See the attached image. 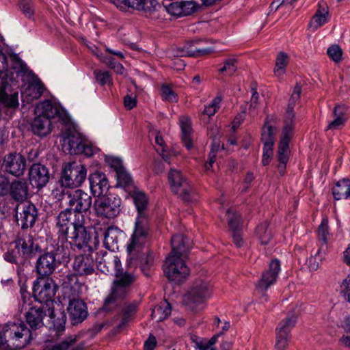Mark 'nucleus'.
I'll list each match as a JSON object with an SVG mask.
<instances>
[{
    "label": "nucleus",
    "mask_w": 350,
    "mask_h": 350,
    "mask_svg": "<svg viewBox=\"0 0 350 350\" xmlns=\"http://www.w3.org/2000/svg\"><path fill=\"white\" fill-rule=\"evenodd\" d=\"M340 291L345 299L350 302V275H347L340 285Z\"/></svg>",
    "instance_id": "nucleus-63"
},
{
    "label": "nucleus",
    "mask_w": 350,
    "mask_h": 350,
    "mask_svg": "<svg viewBox=\"0 0 350 350\" xmlns=\"http://www.w3.org/2000/svg\"><path fill=\"white\" fill-rule=\"evenodd\" d=\"M211 295V287L208 281L199 278L195 280L185 296V301L193 310H201Z\"/></svg>",
    "instance_id": "nucleus-8"
},
{
    "label": "nucleus",
    "mask_w": 350,
    "mask_h": 350,
    "mask_svg": "<svg viewBox=\"0 0 350 350\" xmlns=\"http://www.w3.org/2000/svg\"><path fill=\"white\" fill-rule=\"evenodd\" d=\"M118 185L125 189H129L133 185V180L131 175L126 171L125 168L116 173Z\"/></svg>",
    "instance_id": "nucleus-46"
},
{
    "label": "nucleus",
    "mask_w": 350,
    "mask_h": 350,
    "mask_svg": "<svg viewBox=\"0 0 350 350\" xmlns=\"http://www.w3.org/2000/svg\"><path fill=\"white\" fill-rule=\"evenodd\" d=\"M268 222L264 221L256 228V234L262 244H267L271 239V234L268 230Z\"/></svg>",
    "instance_id": "nucleus-41"
},
{
    "label": "nucleus",
    "mask_w": 350,
    "mask_h": 350,
    "mask_svg": "<svg viewBox=\"0 0 350 350\" xmlns=\"http://www.w3.org/2000/svg\"><path fill=\"white\" fill-rule=\"evenodd\" d=\"M56 255H62V258H66L69 256V252L59 251L58 247L56 254L53 252H46L40 256L36 261V269L39 278H49L48 276L53 273L57 267Z\"/></svg>",
    "instance_id": "nucleus-14"
},
{
    "label": "nucleus",
    "mask_w": 350,
    "mask_h": 350,
    "mask_svg": "<svg viewBox=\"0 0 350 350\" xmlns=\"http://www.w3.org/2000/svg\"><path fill=\"white\" fill-rule=\"evenodd\" d=\"M87 170L84 165L77 162L67 163L62 172L61 183L68 188L79 187L85 180Z\"/></svg>",
    "instance_id": "nucleus-12"
},
{
    "label": "nucleus",
    "mask_w": 350,
    "mask_h": 350,
    "mask_svg": "<svg viewBox=\"0 0 350 350\" xmlns=\"http://www.w3.org/2000/svg\"><path fill=\"white\" fill-rule=\"evenodd\" d=\"M76 339V336H70L60 343L49 342L43 350H81L79 347H72Z\"/></svg>",
    "instance_id": "nucleus-37"
},
{
    "label": "nucleus",
    "mask_w": 350,
    "mask_h": 350,
    "mask_svg": "<svg viewBox=\"0 0 350 350\" xmlns=\"http://www.w3.org/2000/svg\"><path fill=\"white\" fill-rule=\"evenodd\" d=\"M163 6L165 10L171 15L180 17V0H163Z\"/></svg>",
    "instance_id": "nucleus-45"
},
{
    "label": "nucleus",
    "mask_w": 350,
    "mask_h": 350,
    "mask_svg": "<svg viewBox=\"0 0 350 350\" xmlns=\"http://www.w3.org/2000/svg\"><path fill=\"white\" fill-rule=\"evenodd\" d=\"M219 142H217L216 139H214L213 141L211 151L210 152V154H209V161L204 165L206 170H211L213 163L215 162L216 152L219 150Z\"/></svg>",
    "instance_id": "nucleus-59"
},
{
    "label": "nucleus",
    "mask_w": 350,
    "mask_h": 350,
    "mask_svg": "<svg viewBox=\"0 0 350 350\" xmlns=\"http://www.w3.org/2000/svg\"><path fill=\"white\" fill-rule=\"evenodd\" d=\"M68 209L76 213L82 214L88 211L92 205V197L81 189H77L68 195Z\"/></svg>",
    "instance_id": "nucleus-17"
},
{
    "label": "nucleus",
    "mask_w": 350,
    "mask_h": 350,
    "mask_svg": "<svg viewBox=\"0 0 350 350\" xmlns=\"http://www.w3.org/2000/svg\"><path fill=\"white\" fill-rule=\"evenodd\" d=\"M21 312H25L27 323L32 329H36L43 326V319L46 316L44 306H32L30 294L24 289L21 290V299L19 301Z\"/></svg>",
    "instance_id": "nucleus-6"
},
{
    "label": "nucleus",
    "mask_w": 350,
    "mask_h": 350,
    "mask_svg": "<svg viewBox=\"0 0 350 350\" xmlns=\"http://www.w3.org/2000/svg\"><path fill=\"white\" fill-rule=\"evenodd\" d=\"M98 256L96 258L97 263L98 260L107 261L108 264H113L114 267L121 266L120 260L117 256L108 254L106 251H100L97 254Z\"/></svg>",
    "instance_id": "nucleus-47"
},
{
    "label": "nucleus",
    "mask_w": 350,
    "mask_h": 350,
    "mask_svg": "<svg viewBox=\"0 0 350 350\" xmlns=\"http://www.w3.org/2000/svg\"><path fill=\"white\" fill-rule=\"evenodd\" d=\"M16 247H19L22 255L26 260L34 257L40 251V247L38 244L34 243L32 236L29 234H23L19 237L16 241Z\"/></svg>",
    "instance_id": "nucleus-21"
},
{
    "label": "nucleus",
    "mask_w": 350,
    "mask_h": 350,
    "mask_svg": "<svg viewBox=\"0 0 350 350\" xmlns=\"http://www.w3.org/2000/svg\"><path fill=\"white\" fill-rule=\"evenodd\" d=\"M161 94L163 100L174 102L176 101V94L172 90V88L167 85H163L161 89Z\"/></svg>",
    "instance_id": "nucleus-58"
},
{
    "label": "nucleus",
    "mask_w": 350,
    "mask_h": 350,
    "mask_svg": "<svg viewBox=\"0 0 350 350\" xmlns=\"http://www.w3.org/2000/svg\"><path fill=\"white\" fill-rule=\"evenodd\" d=\"M327 8L323 7L322 9H318L308 25L309 29L312 31H315L327 22Z\"/></svg>",
    "instance_id": "nucleus-35"
},
{
    "label": "nucleus",
    "mask_w": 350,
    "mask_h": 350,
    "mask_svg": "<svg viewBox=\"0 0 350 350\" xmlns=\"http://www.w3.org/2000/svg\"><path fill=\"white\" fill-rule=\"evenodd\" d=\"M74 271L81 276H87L94 272L93 258L89 255H79L73 262Z\"/></svg>",
    "instance_id": "nucleus-23"
},
{
    "label": "nucleus",
    "mask_w": 350,
    "mask_h": 350,
    "mask_svg": "<svg viewBox=\"0 0 350 350\" xmlns=\"http://www.w3.org/2000/svg\"><path fill=\"white\" fill-rule=\"evenodd\" d=\"M21 210L20 212L16 211L18 224L21 225L23 229L32 227L38 217L36 207L33 204L27 203L22 206Z\"/></svg>",
    "instance_id": "nucleus-19"
},
{
    "label": "nucleus",
    "mask_w": 350,
    "mask_h": 350,
    "mask_svg": "<svg viewBox=\"0 0 350 350\" xmlns=\"http://www.w3.org/2000/svg\"><path fill=\"white\" fill-rule=\"evenodd\" d=\"M28 91L33 98L38 99L44 92V85L40 82H36L29 85Z\"/></svg>",
    "instance_id": "nucleus-54"
},
{
    "label": "nucleus",
    "mask_w": 350,
    "mask_h": 350,
    "mask_svg": "<svg viewBox=\"0 0 350 350\" xmlns=\"http://www.w3.org/2000/svg\"><path fill=\"white\" fill-rule=\"evenodd\" d=\"M2 166L10 174L20 176L25 172L26 159L19 153H10L5 156Z\"/></svg>",
    "instance_id": "nucleus-18"
},
{
    "label": "nucleus",
    "mask_w": 350,
    "mask_h": 350,
    "mask_svg": "<svg viewBox=\"0 0 350 350\" xmlns=\"http://www.w3.org/2000/svg\"><path fill=\"white\" fill-rule=\"evenodd\" d=\"M79 216L81 218L75 224L72 230L62 241H66L70 247H75L79 250L88 247L89 251H93L96 249L98 241L95 237L92 241V236L84 226V217Z\"/></svg>",
    "instance_id": "nucleus-5"
},
{
    "label": "nucleus",
    "mask_w": 350,
    "mask_h": 350,
    "mask_svg": "<svg viewBox=\"0 0 350 350\" xmlns=\"http://www.w3.org/2000/svg\"><path fill=\"white\" fill-rule=\"evenodd\" d=\"M9 192L12 198L17 202H23L28 198L29 186L24 179L15 180L9 185Z\"/></svg>",
    "instance_id": "nucleus-26"
},
{
    "label": "nucleus",
    "mask_w": 350,
    "mask_h": 350,
    "mask_svg": "<svg viewBox=\"0 0 350 350\" xmlns=\"http://www.w3.org/2000/svg\"><path fill=\"white\" fill-rule=\"evenodd\" d=\"M90 187L94 194L104 196L109 187L108 180L105 174L95 172L90 177Z\"/></svg>",
    "instance_id": "nucleus-28"
},
{
    "label": "nucleus",
    "mask_w": 350,
    "mask_h": 350,
    "mask_svg": "<svg viewBox=\"0 0 350 350\" xmlns=\"http://www.w3.org/2000/svg\"><path fill=\"white\" fill-rule=\"evenodd\" d=\"M299 314V309H293L292 314H289L286 318L279 323L275 330L276 334H281L290 337L291 330L295 326L297 318Z\"/></svg>",
    "instance_id": "nucleus-30"
},
{
    "label": "nucleus",
    "mask_w": 350,
    "mask_h": 350,
    "mask_svg": "<svg viewBox=\"0 0 350 350\" xmlns=\"http://www.w3.org/2000/svg\"><path fill=\"white\" fill-rule=\"evenodd\" d=\"M237 59L234 57H230L225 59L224 66L219 69V72L221 74L225 73L227 75H232L237 69Z\"/></svg>",
    "instance_id": "nucleus-43"
},
{
    "label": "nucleus",
    "mask_w": 350,
    "mask_h": 350,
    "mask_svg": "<svg viewBox=\"0 0 350 350\" xmlns=\"http://www.w3.org/2000/svg\"><path fill=\"white\" fill-rule=\"evenodd\" d=\"M323 259L321 249L319 250L314 256H311L308 260V267L312 271H316L320 266L321 262Z\"/></svg>",
    "instance_id": "nucleus-56"
},
{
    "label": "nucleus",
    "mask_w": 350,
    "mask_h": 350,
    "mask_svg": "<svg viewBox=\"0 0 350 350\" xmlns=\"http://www.w3.org/2000/svg\"><path fill=\"white\" fill-rule=\"evenodd\" d=\"M20 8L23 14L28 18L33 15V9L32 8L31 0H20Z\"/></svg>",
    "instance_id": "nucleus-62"
},
{
    "label": "nucleus",
    "mask_w": 350,
    "mask_h": 350,
    "mask_svg": "<svg viewBox=\"0 0 350 350\" xmlns=\"http://www.w3.org/2000/svg\"><path fill=\"white\" fill-rule=\"evenodd\" d=\"M185 259L174 254L167 256L163 269L170 280L179 283L189 275V269L185 263Z\"/></svg>",
    "instance_id": "nucleus-9"
},
{
    "label": "nucleus",
    "mask_w": 350,
    "mask_h": 350,
    "mask_svg": "<svg viewBox=\"0 0 350 350\" xmlns=\"http://www.w3.org/2000/svg\"><path fill=\"white\" fill-rule=\"evenodd\" d=\"M106 161L108 165L113 168L116 173L124 169L122 161L120 158L110 156L106 158Z\"/></svg>",
    "instance_id": "nucleus-60"
},
{
    "label": "nucleus",
    "mask_w": 350,
    "mask_h": 350,
    "mask_svg": "<svg viewBox=\"0 0 350 350\" xmlns=\"http://www.w3.org/2000/svg\"><path fill=\"white\" fill-rule=\"evenodd\" d=\"M56 285L50 278H38L33 285V297L40 303H44L48 307L51 319L53 318V297L56 293Z\"/></svg>",
    "instance_id": "nucleus-7"
},
{
    "label": "nucleus",
    "mask_w": 350,
    "mask_h": 350,
    "mask_svg": "<svg viewBox=\"0 0 350 350\" xmlns=\"http://www.w3.org/2000/svg\"><path fill=\"white\" fill-rule=\"evenodd\" d=\"M289 336L276 334L275 350H285L288 345Z\"/></svg>",
    "instance_id": "nucleus-61"
},
{
    "label": "nucleus",
    "mask_w": 350,
    "mask_h": 350,
    "mask_svg": "<svg viewBox=\"0 0 350 350\" xmlns=\"http://www.w3.org/2000/svg\"><path fill=\"white\" fill-rule=\"evenodd\" d=\"M132 198L137 209L138 216L136 219L134 232L127 245V252L130 256L129 266L135 267L136 258L146 241L149 219L146 212L148 204L146 194L138 190H134Z\"/></svg>",
    "instance_id": "nucleus-1"
},
{
    "label": "nucleus",
    "mask_w": 350,
    "mask_h": 350,
    "mask_svg": "<svg viewBox=\"0 0 350 350\" xmlns=\"http://www.w3.org/2000/svg\"><path fill=\"white\" fill-rule=\"evenodd\" d=\"M94 75L96 81L101 85H111L112 83L111 77L108 71L96 70L94 71Z\"/></svg>",
    "instance_id": "nucleus-50"
},
{
    "label": "nucleus",
    "mask_w": 350,
    "mask_h": 350,
    "mask_svg": "<svg viewBox=\"0 0 350 350\" xmlns=\"http://www.w3.org/2000/svg\"><path fill=\"white\" fill-rule=\"evenodd\" d=\"M121 232L116 228L109 227L104 233V245L108 250L118 249Z\"/></svg>",
    "instance_id": "nucleus-34"
},
{
    "label": "nucleus",
    "mask_w": 350,
    "mask_h": 350,
    "mask_svg": "<svg viewBox=\"0 0 350 350\" xmlns=\"http://www.w3.org/2000/svg\"><path fill=\"white\" fill-rule=\"evenodd\" d=\"M36 117L31 122V131L36 135L44 137L51 132V120L58 116L62 118L63 111L51 101L46 100L37 105Z\"/></svg>",
    "instance_id": "nucleus-2"
},
{
    "label": "nucleus",
    "mask_w": 350,
    "mask_h": 350,
    "mask_svg": "<svg viewBox=\"0 0 350 350\" xmlns=\"http://www.w3.org/2000/svg\"><path fill=\"white\" fill-rule=\"evenodd\" d=\"M142 0H115L114 3L118 8L126 11L132 8L139 11Z\"/></svg>",
    "instance_id": "nucleus-42"
},
{
    "label": "nucleus",
    "mask_w": 350,
    "mask_h": 350,
    "mask_svg": "<svg viewBox=\"0 0 350 350\" xmlns=\"http://www.w3.org/2000/svg\"><path fill=\"white\" fill-rule=\"evenodd\" d=\"M65 284L67 285V287L73 290L74 293L76 295L80 293L83 287L82 284L79 283L78 278L75 274L68 275Z\"/></svg>",
    "instance_id": "nucleus-51"
},
{
    "label": "nucleus",
    "mask_w": 350,
    "mask_h": 350,
    "mask_svg": "<svg viewBox=\"0 0 350 350\" xmlns=\"http://www.w3.org/2000/svg\"><path fill=\"white\" fill-rule=\"evenodd\" d=\"M116 279L113 281L112 291L105 299V304H110L119 299H122L126 294L127 288L135 281V276L128 271H124L120 266L115 267Z\"/></svg>",
    "instance_id": "nucleus-10"
},
{
    "label": "nucleus",
    "mask_w": 350,
    "mask_h": 350,
    "mask_svg": "<svg viewBox=\"0 0 350 350\" xmlns=\"http://www.w3.org/2000/svg\"><path fill=\"white\" fill-rule=\"evenodd\" d=\"M6 261L15 264H23L27 260L22 255L19 247H16L15 241L10 244L8 250L4 254Z\"/></svg>",
    "instance_id": "nucleus-36"
},
{
    "label": "nucleus",
    "mask_w": 350,
    "mask_h": 350,
    "mask_svg": "<svg viewBox=\"0 0 350 350\" xmlns=\"http://www.w3.org/2000/svg\"><path fill=\"white\" fill-rule=\"evenodd\" d=\"M221 334H222V332H219V333L214 335L209 340L204 338L197 349L198 350H217L213 346L216 343L219 336Z\"/></svg>",
    "instance_id": "nucleus-53"
},
{
    "label": "nucleus",
    "mask_w": 350,
    "mask_h": 350,
    "mask_svg": "<svg viewBox=\"0 0 350 350\" xmlns=\"http://www.w3.org/2000/svg\"><path fill=\"white\" fill-rule=\"evenodd\" d=\"M289 57L284 52H280L275 59V65L273 70L275 75L278 77L282 76L286 71V67L288 64Z\"/></svg>",
    "instance_id": "nucleus-39"
},
{
    "label": "nucleus",
    "mask_w": 350,
    "mask_h": 350,
    "mask_svg": "<svg viewBox=\"0 0 350 350\" xmlns=\"http://www.w3.org/2000/svg\"><path fill=\"white\" fill-rule=\"evenodd\" d=\"M79 215H83V214L76 213L71 209L68 208H66L59 213L56 217L55 227L59 240L62 241L64 238H66V236L69 232V225H72L73 228L75 226V224L79 220V218H81Z\"/></svg>",
    "instance_id": "nucleus-16"
},
{
    "label": "nucleus",
    "mask_w": 350,
    "mask_h": 350,
    "mask_svg": "<svg viewBox=\"0 0 350 350\" xmlns=\"http://www.w3.org/2000/svg\"><path fill=\"white\" fill-rule=\"evenodd\" d=\"M32 339L30 329L23 323H9L0 329V344L5 340L16 348L27 345Z\"/></svg>",
    "instance_id": "nucleus-4"
},
{
    "label": "nucleus",
    "mask_w": 350,
    "mask_h": 350,
    "mask_svg": "<svg viewBox=\"0 0 350 350\" xmlns=\"http://www.w3.org/2000/svg\"><path fill=\"white\" fill-rule=\"evenodd\" d=\"M211 51L209 49H193L191 46V49L187 51L184 49L180 51L178 55L180 56L199 57L208 54Z\"/></svg>",
    "instance_id": "nucleus-52"
},
{
    "label": "nucleus",
    "mask_w": 350,
    "mask_h": 350,
    "mask_svg": "<svg viewBox=\"0 0 350 350\" xmlns=\"http://www.w3.org/2000/svg\"><path fill=\"white\" fill-rule=\"evenodd\" d=\"M49 176L47 167L40 163H35L29 169V181L32 186L36 188L44 187L49 182Z\"/></svg>",
    "instance_id": "nucleus-20"
},
{
    "label": "nucleus",
    "mask_w": 350,
    "mask_h": 350,
    "mask_svg": "<svg viewBox=\"0 0 350 350\" xmlns=\"http://www.w3.org/2000/svg\"><path fill=\"white\" fill-rule=\"evenodd\" d=\"M299 98L297 95H291L284 118V126L282 131L280 142L278 146V154L280 162L279 168L284 170L288 160V143L293 134L294 125L293 108Z\"/></svg>",
    "instance_id": "nucleus-3"
},
{
    "label": "nucleus",
    "mask_w": 350,
    "mask_h": 350,
    "mask_svg": "<svg viewBox=\"0 0 350 350\" xmlns=\"http://www.w3.org/2000/svg\"><path fill=\"white\" fill-rule=\"evenodd\" d=\"M280 271V261L277 259L272 260L268 269L262 272L261 278L256 284V290L264 294L269 287L275 284Z\"/></svg>",
    "instance_id": "nucleus-15"
},
{
    "label": "nucleus",
    "mask_w": 350,
    "mask_h": 350,
    "mask_svg": "<svg viewBox=\"0 0 350 350\" xmlns=\"http://www.w3.org/2000/svg\"><path fill=\"white\" fill-rule=\"evenodd\" d=\"M346 108L344 106L338 105L335 107L333 115L334 119L327 125L326 130H338L345 124L348 119Z\"/></svg>",
    "instance_id": "nucleus-31"
},
{
    "label": "nucleus",
    "mask_w": 350,
    "mask_h": 350,
    "mask_svg": "<svg viewBox=\"0 0 350 350\" xmlns=\"http://www.w3.org/2000/svg\"><path fill=\"white\" fill-rule=\"evenodd\" d=\"M67 310L73 324L82 322L88 315L86 305L81 299H73L70 300Z\"/></svg>",
    "instance_id": "nucleus-25"
},
{
    "label": "nucleus",
    "mask_w": 350,
    "mask_h": 350,
    "mask_svg": "<svg viewBox=\"0 0 350 350\" xmlns=\"http://www.w3.org/2000/svg\"><path fill=\"white\" fill-rule=\"evenodd\" d=\"M198 5L191 1L180 0V9H181V16H188L197 10Z\"/></svg>",
    "instance_id": "nucleus-49"
},
{
    "label": "nucleus",
    "mask_w": 350,
    "mask_h": 350,
    "mask_svg": "<svg viewBox=\"0 0 350 350\" xmlns=\"http://www.w3.org/2000/svg\"><path fill=\"white\" fill-rule=\"evenodd\" d=\"M318 235L324 243H327L329 232H328V221L326 219H323L321 225L318 228Z\"/></svg>",
    "instance_id": "nucleus-57"
},
{
    "label": "nucleus",
    "mask_w": 350,
    "mask_h": 350,
    "mask_svg": "<svg viewBox=\"0 0 350 350\" xmlns=\"http://www.w3.org/2000/svg\"><path fill=\"white\" fill-rule=\"evenodd\" d=\"M141 4L139 11L144 16L157 21L163 19L161 12V7L157 0H142Z\"/></svg>",
    "instance_id": "nucleus-24"
},
{
    "label": "nucleus",
    "mask_w": 350,
    "mask_h": 350,
    "mask_svg": "<svg viewBox=\"0 0 350 350\" xmlns=\"http://www.w3.org/2000/svg\"><path fill=\"white\" fill-rule=\"evenodd\" d=\"M180 126L182 131V141L187 149L189 150L193 146L191 138L192 129L189 118L182 116L180 118Z\"/></svg>",
    "instance_id": "nucleus-32"
},
{
    "label": "nucleus",
    "mask_w": 350,
    "mask_h": 350,
    "mask_svg": "<svg viewBox=\"0 0 350 350\" xmlns=\"http://www.w3.org/2000/svg\"><path fill=\"white\" fill-rule=\"evenodd\" d=\"M172 252L169 254L187 258L190 249L189 239L182 234H176L171 239Z\"/></svg>",
    "instance_id": "nucleus-27"
},
{
    "label": "nucleus",
    "mask_w": 350,
    "mask_h": 350,
    "mask_svg": "<svg viewBox=\"0 0 350 350\" xmlns=\"http://www.w3.org/2000/svg\"><path fill=\"white\" fill-rule=\"evenodd\" d=\"M229 228L231 231H240L242 224L240 215L232 209H229L226 212Z\"/></svg>",
    "instance_id": "nucleus-40"
},
{
    "label": "nucleus",
    "mask_w": 350,
    "mask_h": 350,
    "mask_svg": "<svg viewBox=\"0 0 350 350\" xmlns=\"http://www.w3.org/2000/svg\"><path fill=\"white\" fill-rule=\"evenodd\" d=\"M170 314V304L167 301H164L152 310L151 316L157 321H161L167 319Z\"/></svg>",
    "instance_id": "nucleus-38"
},
{
    "label": "nucleus",
    "mask_w": 350,
    "mask_h": 350,
    "mask_svg": "<svg viewBox=\"0 0 350 350\" xmlns=\"http://www.w3.org/2000/svg\"><path fill=\"white\" fill-rule=\"evenodd\" d=\"M168 179L172 191L183 200L189 202L194 198V191L187 180L178 170L172 169Z\"/></svg>",
    "instance_id": "nucleus-13"
},
{
    "label": "nucleus",
    "mask_w": 350,
    "mask_h": 350,
    "mask_svg": "<svg viewBox=\"0 0 350 350\" xmlns=\"http://www.w3.org/2000/svg\"><path fill=\"white\" fill-rule=\"evenodd\" d=\"M121 199L116 195L101 196L94 203V209L98 216L114 218L120 212Z\"/></svg>",
    "instance_id": "nucleus-11"
},
{
    "label": "nucleus",
    "mask_w": 350,
    "mask_h": 350,
    "mask_svg": "<svg viewBox=\"0 0 350 350\" xmlns=\"http://www.w3.org/2000/svg\"><path fill=\"white\" fill-rule=\"evenodd\" d=\"M222 97L221 96H216L208 105L205 106L202 113L208 117L214 116L219 109Z\"/></svg>",
    "instance_id": "nucleus-48"
},
{
    "label": "nucleus",
    "mask_w": 350,
    "mask_h": 350,
    "mask_svg": "<svg viewBox=\"0 0 350 350\" xmlns=\"http://www.w3.org/2000/svg\"><path fill=\"white\" fill-rule=\"evenodd\" d=\"M10 182L8 178L0 174V196H5L9 192Z\"/></svg>",
    "instance_id": "nucleus-64"
},
{
    "label": "nucleus",
    "mask_w": 350,
    "mask_h": 350,
    "mask_svg": "<svg viewBox=\"0 0 350 350\" xmlns=\"http://www.w3.org/2000/svg\"><path fill=\"white\" fill-rule=\"evenodd\" d=\"M81 135L75 131L66 132L63 137L62 148L64 152L70 154H77L83 142Z\"/></svg>",
    "instance_id": "nucleus-22"
},
{
    "label": "nucleus",
    "mask_w": 350,
    "mask_h": 350,
    "mask_svg": "<svg viewBox=\"0 0 350 350\" xmlns=\"http://www.w3.org/2000/svg\"><path fill=\"white\" fill-rule=\"evenodd\" d=\"M332 194L336 200L349 198L350 196V180L343 178L338 181L332 188Z\"/></svg>",
    "instance_id": "nucleus-33"
},
{
    "label": "nucleus",
    "mask_w": 350,
    "mask_h": 350,
    "mask_svg": "<svg viewBox=\"0 0 350 350\" xmlns=\"http://www.w3.org/2000/svg\"><path fill=\"white\" fill-rule=\"evenodd\" d=\"M274 127L267 118L265 120L264 127L262 129L261 139L265 147V156L269 155L271 153L274 143V133L275 132Z\"/></svg>",
    "instance_id": "nucleus-29"
},
{
    "label": "nucleus",
    "mask_w": 350,
    "mask_h": 350,
    "mask_svg": "<svg viewBox=\"0 0 350 350\" xmlns=\"http://www.w3.org/2000/svg\"><path fill=\"white\" fill-rule=\"evenodd\" d=\"M154 259L155 256L151 252H148L146 256L142 257L140 262L141 269L146 275H148V271L154 266Z\"/></svg>",
    "instance_id": "nucleus-44"
},
{
    "label": "nucleus",
    "mask_w": 350,
    "mask_h": 350,
    "mask_svg": "<svg viewBox=\"0 0 350 350\" xmlns=\"http://www.w3.org/2000/svg\"><path fill=\"white\" fill-rule=\"evenodd\" d=\"M327 55L335 62H339L342 59V51L338 45L334 44L327 49Z\"/></svg>",
    "instance_id": "nucleus-55"
}]
</instances>
